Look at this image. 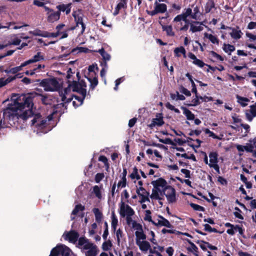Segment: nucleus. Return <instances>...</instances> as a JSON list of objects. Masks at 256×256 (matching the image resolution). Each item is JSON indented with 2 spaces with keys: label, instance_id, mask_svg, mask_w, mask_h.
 Listing matches in <instances>:
<instances>
[{
  "label": "nucleus",
  "instance_id": "obj_26",
  "mask_svg": "<svg viewBox=\"0 0 256 256\" xmlns=\"http://www.w3.org/2000/svg\"><path fill=\"white\" fill-rule=\"evenodd\" d=\"M228 28L232 30V32L230 33V34L232 38L238 40L241 38L242 33L240 30L230 28Z\"/></svg>",
  "mask_w": 256,
  "mask_h": 256
},
{
  "label": "nucleus",
  "instance_id": "obj_59",
  "mask_svg": "<svg viewBox=\"0 0 256 256\" xmlns=\"http://www.w3.org/2000/svg\"><path fill=\"white\" fill-rule=\"evenodd\" d=\"M45 68V66L44 64H38L36 67L34 68L32 70L34 72V74L36 72H39L42 71V68Z\"/></svg>",
  "mask_w": 256,
  "mask_h": 256
},
{
  "label": "nucleus",
  "instance_id": "obj_40",
  "mask_svg": "<svg viewBox=\"0 0 256 256\" xmlns=\"http://www.w3.org/2000/svg\"><path fill=\"white\" fill-rule=\"evenodd\" d=\"M184 114L186 117V118L188 120H194V115L188 109L186 108H183Z\"/></svg>",
  "mask_w": 256,
  "mask_h": 256
},
{
  "label": "nucleus",
  "instance_id": "obj_25",
  "mask_svg": "<svg viewBox=\"0 0 256 256\" xmlns=\"http://www.w3.org/2000/svg\"><path fill=\"white\" fill-rule=\"evenodd\" d=\"M26 66H28V65L26 64V62H24L22 63L20 66L12 68L8 70H6L5 72H6L8 74L10 73V74H16L17 72L21 71L22 70V68Z\"/></svg>",
  "mask_w": 256,
  "mask_h": 256
},
{
  "label": "nucleus",
  "instance_id": "obj_1",
  "mask_svg": "<svg viewBox=\"0 0 256 256\" xmlns=\"http://www.w3.org/2000/svg\"><path fill=\"white\" fill-rule=\"evenodd\" d=\"M3 116L4 119L10 122L16 120L18 118L26 120L34 116L32 125L35 126L39 130L44 128L48 122L46 119L42 118L39 114H34L32 100L30 97L26 98L24 104L14 102V104L4 110Z\"/></svg>",
  "mask_w": 256,
  "mask_h": 256
},
{
  "label": "nucleus",
  "instance_id": "obj_48",
  "mask_svg": "<svg viewBox=\"0 0 256 256\" xmlns=\"http://www.w3.org/2000/svg\"><path fill=\"white\" fill-rule=\"evenodd\" d=\"M199 13V8L198 6H196L194 8L193 12H192V14L190 16L194 19H196L198 17V14Z\"/></svg>",
  "mask_w": 256,
  "mask_h": 256
},
{
  "label": "nucleus",
  "instance_id": "obj_24",
  "mask_svg": "<svg viewBox=\"0 0 256 256\" xmlns=\"http://www.w3.org/2000/svg\"><path fill=\"white\" fill-rule=\"evenodd\" d=\"M127 1L128 0H120L113 13L114 16L117 15L119 13L120 10L126 8Z\"/></svg>",
  "mask_w": 256,
  "mask_h": 256
},
{
  "label": "nucleus",
  "instance_id": "obj_12",
  "mask_svg": "<svg viewBox=\"0 0 256 256\" xmlns=\"http://www.w3.org/2000/svg\"><path fill=\"white\" fill-rule=\"evenodd\" d=\"M116 234L118 245L124 248L126 244V240L124 234L120 228L113 230Z\"/></svg>",
  "mask_w": 256,
  "mask_h": 256
},
{
  "label": "nucleus",
  "instance_id": "obj_53",
  "mask_svg": "<svg viewBox=\"0 0 256 256\" xmlns=\"http://www.w3.org/2000/svg\"><path fill=\"white\" fill-rule=\"evenodd\" d=\"M232 119L233 120L234 123V124H242V120L239 118L238 116L235 114L232 116Z\"/></svg>",
  "mask_w": 256,
  "mask_h": 256
},
{
  "label": "nucleus",
  "instance_id": "obj_27",
  "mask_svg": "<svg viewBox=\"0 0 256 256\" xmlns=\"http://www.w3.org/2000/svg\"><path fill=\"white\" fill-rule=\"evenodd\" d=\"M203 30V27L202 26V24L198 22H195L192 23L190 25V30L192 32H198L202 31Z\"/></svg>",
  "mask_w": 256,
  "mask_h": 256
},
{
  "label": "nucleus",
  "instance_id": "obj_28",
  "mask_svg": "<svg viewBox=\"0 0 256 256\" xmlns=\"http://www.w3.org/2000/svg\"><path fill=\"white\" fill-rule=\"evenodd\" d=\"M174 52V56L176 57H180L181 54H182L184 58H186V51L183 46H180L175 48Z\"/></svg>",
  "mask_w": 256,
  "mask_h": 256
},
{
  "label": "nucleus",
  "instance_id": "obj_38",
  "mask_svg": "<svg viewBox=\"0 0 256 256\" xmlns=\"http://www.w3.org/2000/svg\"><path fill=\"white\" fill-rule=\"evenodd\" d=\"M162 28L164 31H165L168 36H174V32L172 30V26H162Z\"/></svg>",
  "mask_w": 256,
  "mask_h": 256
},
{
  "label": "nucleus",
  "instance_id": "obj_31",
  "mask_svg": "<svg viewBox=\"0 0 256 256\" xmlns=\"http://www.w3.org/2000/svg\"><path fill=\"white\" fill-rule=\"evenodd\" d=\"M118 225V219L116 216L114 212H112L111 216V226L113 230H117V226Z\"/></svg>",
  "mask_w": 256,
  "mask_h": 256
},
{
  "label": "nucleus",
  "instance_id": "obj_43",
  "mask_svg": "<svg viewBox=\"0 0 256 256\" xmlns=\"http://www.w3.org/2000/svg\"><path fill=\"white\" fill-rule=\"evenodd\" d=\"M130 177L132 180L136 179V180H138L140 179V177L138 173V170L136 167H134L132 174L130 175Z\"/></svg>",
  "mask_w": 256,
  "mask_h": 256
},
{
  "label": "nucleus",
  "instance_id": "obj_47",
  "mask_svg": "<svg viewBox=\"0 0 256 256\" xmlns=\"http://www.w3.org/2000/svg\"><path fill=\"white\" fill-rule=\"evenodd\" d=\"M96 228L97 224L96 223H94L91 225L88 230V233L90 236H92L96 234Z\"/></svg>",
  "mask_w": 256,
  "mask_h": 256
},
{
  "label": "nucleus",
  "instance_id": "obj_41",
  "mask_svg": "<svg viewBox=\"0 0 256 256\" xmlns=\"http://www.w3.org/2000/svg\"><path fill=\"white\" fill-rule=\"evenodd\" d=\"M112 244L110 240H106L103 242L102 248L104 250L107 251L111 249Z\"/></svg>",
  "mask_w": 256,
  "mask_h": 256
},
{
  "label": "nucleus",
  "instance_id": "obj_18",
  "mask_svg": "<svg viewBox=\"0 0 256 256\" xmlns=\"http://www.w3.org/2000/svg\"><path fill=\"white\" fill-rule=\"evenodd\" d=\"M164 122L162 120V117L160 114L156 115V117L152 119V122L148 125L150 128H153L155 126H160L164 124Z\"/></svg>",
  "mask_w": 256,
  "mask_h": 256
},
{
  "label": "nucleus",
  "instance_id": "obj_19",
  "mask_svg": "<svg viewBox=\"0 0 256 256\" xmlns=\"http://www.w3.org/2000/svg\"><path fill=\"white\" fill-rule=\"evenodd\" d=\"M72 4L69 3L68 4H62L58 5L56 8L60 12H65L66 14H68L71 11Z\"/></svg>",
  "mask_w": 256,
  "mask_h": 256
},
{
  "label": "nucleus",
  "instance_id": "obj_32",
  "mask_svg": "<svg viewBox=\"0 0 256 256\" xmlns=\"http://www.w3.org/2000/svg\"><path fill=\"white\" fill-rule=\"evenodd\" d=\"M92 212L94 214L96 220L98 222H100L103 218L102 212L98 208H94L92 210Z\"/></svg>",
  "mask_w": 256,
  "mask_h": 256
},
{
  "label": "nucleus",
  "instance_id": "obj_6",
  "mask_svg": "<svg viewBox=\"0 0 256 256\" xmlns=\"http://www.w3.org/2000/svg\"><path fill=\"white\" fill-rule=\"evenodd\" d=\"M204 161L210 168H214L218 174H220V166L218 164V154L216 152H211L208 156L204 153Z\"/></svg>",
  "mask_w": 256,
  "mask_h": 256
},
{
  "label": "nucleus",
  "instance_id": "obj_20",
  "mask_svg": "<svg viewBox=\"0 0 256 256\" xmlns=\"http://www.w3.org/2000/svg\"><path fill=\"white\" fill-rule=\"evenodd\" d=\"M245 114L247 120L251 122L256 116V108L254 106H250V109L246 110Z\"/></svg>",
  "mask_w": 256,
  "mask_h": 256
},
{
  "label": "nucleus",
  "instance_id": "obj_33",
  "mask_svg": "<svg viewBox=\"0 0 256 256\" xmlns=\"http://www.w3.org/2000/svg\"><path fill=\"white\" fill-rule=\"evenodd\" d=\"M72 100L70 101V102L72 100V104L74 107L76 108L82 104L83 102V100L84 98L81 96V97H78L77 96H74V100H73L72 96Z\"/></svg>",
  "mask_w": 256,
  "mask_h": 256
},
{
  "label": "nucleus",
  "instance_id": "obj_42",
  "mask_svg": "<svg viewBox=\"0 0 256 256\" xmlns=\"http://www.w3.org/2000/svg\"><path fill=\"white\" fill-rule=\"evenodd\" d=\"M98 52L101 54V56H102V57L103 58V60L104 61H108L110 60V56L108 53L106 52L104 48L99 50Z\"/></svg>",
  "mask_w": 256,
  "mask_h": 256
},
{
  "label": "nucleus",
  "instance_id": "obj_11",
  "mask_svg": "<svg viewBox=\"0 0 256 256\" xmlns=\"http://www.w3.org/2000/svg\"><path fill=\"white\" fill-rule=\"evenodd\" d=\"M152 224L156 226H164L170 228L172 227L170 222L162 216L158 215L154 219Z\"/></svg>",
  "mask_w": 256,
  "mask_h": 256
},
{
  "label": "nucleus",
  "instance_id": "obj_23",
  "mask_svg": "<svg viewBox=\"0 0 256 256\" xmlns=\"http://www.w3.org/2000/svg\"><path fill=\"white\" fill-rule=\"evenodd\" d=\"M162 194L163 191L162 190L154 188L150 197L152 199L154 200H160L162 196Z\"/></svg>",
  "mask_w": 256,
  "mask_h": 256
},
{
  "label": "nucleus",
  "instance_id": "obj_8",
  "mask_svg": "<svg viewBox=\"0 0 256 256\" xmlns=\"http://www.w3.org/2000/svg\"><path fill=\"white\" fill-rule=\"evenodd\" d=\"M163 193L165 195L168 204H174L176 201L175 190L170 186L164 188Z\"/></svg>",
  "mask_w": 256,
  "mask_h": 256
},
{
  "label": "nucleus",
  "instance_id": "obj_30",
  "mask_svg": "<svg viewBox=\"0 0 256 256\" xmlns=\"http://www.w3.org/2000/svg\"><path fill=\"white\" fill-rule=\"evenodd\" d=\"M236 98L237 102L243 107L246 106L250 102V100L248 98L238 95H236Z\"/></svg>",
  "mask_w": 256,
  "mask_h": 256
},
{
  "label": "nucleus",
  "instance_id": "obj_39",
  "mask_svg": "<svg viewBox=\"0 0 256 256\" xmlns=\"http://www.w3.org/2000/svg\"><path fill=\"white\" fill-rule=\"evenodd\" d=\"M151 214L152 212L150 210H146L144 212V216L143 218L144 221L150 222L152 224V222H154V220H152Z\"/></svg>",
  "mask_w": 256,
  "mask_h": 256
},
{
  "label": "nucleus",
  "instance_id": "obj_37",
  "mask_svg": "<svg viewBox=\"0 0 256 256\" xmlns=\"http://www.w3.org/2000/svg\"><path fill=\"white\" fill-rule=\"evenodd\" d=\"M16 78V76H9L7 78H0V88L6 85L8 83L12 82V80H14Z\"/></svg>",
  "mask_w": 256,
  "mask_h": 256
},
{
  "label": "nucleus",
  "instance_id": "obj_10",
  "mask_svg": "<svg viewBox=\"0 0 256 256\" xmlns=\"http://www.w3.org/2000/svg\"><path fill=\"white\" fill-rule=\"evenodd\" d=\"M73 30L71 28H66L63 24H59L56 27L58 36H60V39L66 38L68 36V32Z\"/></svg>",
  "mask_w": 256,
  "mask_h": 256
},
{
  "label": "nucleus",
  "instance_id": "obj_52",
  "mask_svg": "<svg viewBox=\"0 0 256 256\" xmlns=\"http://www.w3.org/2000/svg\"><path fill=\"white\" fill-rule=\"evenodd\" d=\"M21 40L20 38H19L16 36H14V38L12 40L11 42H8L10 44V45L13 44V45H18L20 43Z\"/></svg>",
  "mask_w": 256,
  "mask_h": 256
},
{
  "label": "nucleus",
  "instance_id": "obj_5",
  "mask_svg": "<svg viewBox=\"0 0 256 256\" xmlns=\"http://www.w3.org/2000/svg\"><path fill=\"white\" fill-rule=\"evenodd\" d=\"M78 246L83 250H84L86 256H96L98 254V247L84 238H79Z\"/></svg>",
  "mask_w": 256,
  "mask_h": 256
},
{
  "label": "nucleus",
  "instance_id": "obj_34",
  "mask_svg": "<svg viewBox=\"0 0 256 256\" xmlns=\"http://www.w3.org/2000/svg\"><path fill=\"white\" fill-rule=\"evenodd\" d=\"M204 36L205 38H208L213 44H218L219 40L216 36L208 33H205Z\"/></svg>",
  "mask_w": 256,
  "mask_h": 256
},
{
  "label": "nucleus",
  "instance_id": "obj_63",
  "mask_svg": "<svg viewBox=\"0 0 256 256\" xmlns=\"http://www.w3.org/2000/svg\"><path fill=\"white\" fill-rule=\"evenodd\" d=\"M246 37L249 38L250 41H254L256 40V35L253 34L250 32H246Z\"/></svg>",
  "mask_w": 256,
  "mask_h": 256
},
{
  "label": "nucleus",
  "instance_id": "obj_44",
  "mask_svg": "<svg viewBox=\"0 0 256 256\" xmlns=\"http://www.w3.org/2000/svg\"><path fill=\"white\" fill-rule=\"evenodd\" d=\"M89 82H90V87L94 89L95 88V87L98 85V80L97 78L94 77L92 78H87Z\"/></svg>",
  "mask_w": 256,
  "mask_h": 256
},
{
  "label": "nucleus",
  "instance_id": "obj_16",
  "mask_svg": "<svg viewBox=\"0 0 256 256\" xmlns=\"http://www.w3.org/2000/svg\"><path fill=\"white\" fill-rule=\"evenodd\" d=\"M166 184V182L162 178H159L152 182V184L154 188L162 190V191L167 186Z\"/></svg>",
  "mask_w": 256,
  "mask_h": 256
},
{
  "label": "nucleus",
  "instance_id": "obj_50",
  "mask_svg": "<svg viewBox=\"0 0 256 256\" xmlns=\"http://www.w3.org/2000/svg\"><path fill=\"white\" fill-rule=\"evenodd\" d=\"M29 34H32L34 36H42V37H44V32H42L40 30L30 31L29 32Z\"/></svg>",
  "mask_w": 256,
  "mask_h": 256
},
{
  "label": "nucleus",
  "instance_id": "obj_60",
  "mask_svg": "<svg viewBox=\"0 0 256 256\" xmlns=\"http://www.w3.org/2000/svg\"><path fill=\"white\" fill-rule=\"evenodd\" d=\"M140 197H144L145 196H149V193L145 190H140L139 192L137 193Z\"/></svg>",
  "mask_w": 256,
  "mask_h": 256
},
{
  "label": "nucleus",
  "instance_id": "obj_57",
  "mask_svg": "<svg viewBox=\"0 0 256 256\" xmlns=\"http://www.w3.org/2000/svg\"><path fill=\"white\" fill-rule=\"evenodd\" d=\"M104 175L102 173H98L96 175L95 181L96 182L98 183L104 178Z\"/></svg>",
  "mask_w": 256,
  "mask_h": 256
},
{
  "label": "nucleus",
  "instance_id": "obj_29",
  "mask_svg": "<svg viewBox=\"0 0 256 256\" xmlns=\"http://www.w3.org/2000/svg\"><path fill=\"white\" fill-rule=\"evenodd\" d=\"M214 8V3L212 0H208L204 6L203 10L207 14L211 12L212 10Z\"/></svg>",
  "mask_w": 256,
  "mask_h": 256
},
{
  "label": "nucleus",
  "instance_id": "obj_13",
  "mask_svg": "<svg viewBox=\"0 0 256 256\" xmlns=\"http://www.w3.org/2000/svg\"><path fill=\"white\" fill-rule=\"evenodd\" d=\"M62 237L64 240L70 242L75 243L78 240V234L74 230H71L68 232H65L63 234Z\"/></svg>",
  "mask_w": 256,
  "mask_h": 256
},
{
  "label": "nucleus",
  "instance_id": "obj_51",
  "mask_svg": "<svg viewBox=\"0 0 256 256\" xmlns=\"http://www.w3.org/2000/svg\"><path fill=\"white\" fill-rule=\"evenodd\" d=\"M200 97H198V96H196V98H194L190 104H189V106H196L200 104Z\"/></svg>",
  "mask_w": 256,
  "mask_h": 256
},
{
  "label": "nucleus",
  "instance_id": "obj_22",
  "mask_svg": "<svg viewBox=\"0 0 256 256\" xmlns=\"http://www.w3.org/2000/svg\"><path fill=\"white\" fill-rule=\"evenodd\" d=\"M188 58L192 60V64L200 68H202L206 65L202 60L197 58L196 56L192 53L190 52L188 54Z\"/></svg>",
  "mask_w": 256,
  "mask_h": 256
},
{
  "label": "nucleus",
  "instance_id": "obj_2",
  "mask_svg": "<svg viewBox=\"0 0 256 256\" xmlns=\"http://www.w3.org/2000/svg\"><path fill=\"white\" fill-rule=\"evenodd\" d=\"M118 212L122 218H126L127 224L132 226L135 231L136 244L139 249L145 253L149 250L151 251L150 244L146 240V236L144 233L142 226L132 220V216L135 214L134 209L128 204L121 200L119 204Z\"/></svg>",
  "mask_w": 256,
  "mask_h": 256
},
{
  "label": "nucleus",
  "instance_id": "obj_49",
  "mask_svg": "<svg viewBox=\"0 0 256 256\" xmlns=\"http://www.w3.org/2000/svg\"><path fill=\"white\" fill-rule=\"evenodd\" d=\"M190 205L191 207L194 210L201 212H203L204 210V208L202 206H199L198 204L191 203Z\"/></svg>",
  "mask_w": 256,
  "mask_h": 256
},
{
  "label": "nucleus",
  "instance_id": "obj_54",
  "mask_svg": "<svg viewBox=\"0 0 256 256\" xmlns=\"http://www.w3.org/2000/svg\"><path fill=\"white\" fill-rule=\"evenodd\" d=\"M44 37L45 38H49V37H52V38H56L58 37L56 31L54 32H44Z\"/></svg>",
  "mask_w": 256,
  "mask_h": 256
},
{
  "label": "nucleus",
  "instance_id": "obj_35",
  "mask_svg": "<svg viewBox=\"0 0 256 256\" xmlns=\"http://www.w3.org/2000/svg\"><path fill=\"white\" fill-rule=\"evenodd\" d=\"M222 50L225 52L230 54L232 52L234 51L235 48L233 45L224 44L222 46Z\"/></svg>",
  "mask_w": 256,
  "mask_h": 256
},
{
  "label": "nucleus",
  "instance_id": "obj_55",
  "mask_svg": "<svg viewBox=\"0 0 256 256\" xmlns=\"http://www.w3.org/2000/svg\"><path fill=\"white\" fill-rule=\"evenodd\" d=\"M204 132H205L206 134H208L209 136L212 137V138H215V139L218 138V137L217 136H216L213 132H211L208 129L206 128L204 130Z\"/></svg>",
  "mask_w": 256,
  "mask_h": 256
},
{
  "label": "nucleus",
  "instance_id": "obj_15",
  "mask_svg": "<svg viewBox=\"0 0 256 256\" xmlns=\"http://www.w3.org/2000/svg\"><path fill=\"white\" fill-rule=\"evenodd\" d=\"M154 10L150 12V15L153 16L158 13H163L166 10V6L164 4L158 3L157 1L154 4Z\"/></svg>",
  "mask_w": 256,
  "mask_h": 256
},
{
  "label": "nucleus",
  "instance_id": "obj_56",
  "mask_svg": "<svg viewBox=\"0 0 256 256\" xmlns=\"http://www.w3.org/2000/svg\"><path fill=\"white\" fill-rule=\"evenodd\" d=\"M159 142H162L163 144H174V142L169 138H166L164 139L160 138V139H159Z\"/></svg>",
  "mask_w": 256,
  "mask_h": 256
},
{
  "label": "nucleus",
  "instance_id": "obj_4",
  "mask_svg": "<svg viewBox=\"0 0 256 256\" xmlns=\"http://www.w3.org/2000/svg\"><path fill=\"white\" fill-rule=\"evenodd\" d=\"M40 85L45 91L50 92L58 91L62 86L61 81L55 78L44 79Z\"/></svg>",
  "mask_w": 256,
  "mask_h": 256
},
{
  "label": "nucleus",
  "instance_id": "obj_45",
  "mask_svg": "<svg viewBox=\"0 0 256 256\" xmlns=\"http://www.w3.org/2000/svg\"><path fill=\"white\" fill-rule=\"evenodd\" d=\"M126 176H123L120 180L118 184V187L119 188H123L126 186Z\"/></svg>",
  "mask_w": 256,
  "mask_h": 256
},
{
  "label": "nucleus",
  "instance_id": "obj_36",
  "mask_svg": "<svg viewBox=\"0 0 256 256\" xmlns=\"http://www.w3.org/2000/svg\"><path fill=\"white\" fill-rule=\"evenodd\" d=\"M84 210V206L82 204H77L74 210H72L71 216L72 220H74V216L80 212H82Z\"/></svg>",
  "mask_w": 256,
  "mask_h": 256
},
{
  "label": "nucleus",
  "instance_id": "obj_61",
  "mask_svg": "<svg viewBox=\"0 0 256 256\" xmlns=\"http://www.w3.org/2000/svg\"><path fill=\"white\" fill-rule=\"evenodd\" d=\"M124 80V78H120L118 79H117L116 82H115V83H116V86H115V87L114 88V90H117L118 89V86Z\"/></svg>",
  "mask_w": 256,
  "mask_h": 256
},
{
  "label": "nucleus",
  "instance_id": "obj_9",
  "mask_svg": "<svg viewBox=\"0 0 256 256\" xmlns=\"http://www.w3.org/2000/svg\"><path fill=\"white\" fill-rule=\"evenodd\" d=\"M46 12L47 20L50 22H54L58 21L60 18V13L58 11H55L47 6L44 7Z\"/></svg>",
  "mask_w": 256,
  "mask_h": 256
},
{
  "label": "nucleus",
  "instance_id": "obj_7",
  "mask_svg": "<svg viewBox=\"0 0 256 256\" xmlns=\"http://www.w3.org/2000/svg\"><path fill=\"white\" fill-rule=\"evenodd\" d=\"M72 16L74 18L76 26L71 27V29L76 30L78 32V35H81L86 29V26L83 22V14L81 10H78L73 12Z\"/></svg>",
  "mask_w": 256,
  "mask_h": 256
},
{
  "label": "nucleus",
  "instance_id": "obj_14",
  "mask_svg": "<svg viewBox=\"0 0 256 256\" xmlns=\"http://www.w3.org/2000/svg\"><path fill=\"white\" fill-rule=\"evenodd\" d=\"M192 14V9L190 8H186L185 11L182 14L178 15L174 19V22H180L182 20L185 22L186 24L188 23L187 18Z\"/></svg>",
  "mask_w": 256,
  "mask_h": 256
},
{
  "label": "nucleus",
  "instance_id": "obj_3",
  "mask_svg": "<svg viewBox=\"0 0 256 256\" xmlns=\"http://www.w3.org/2000/svg\"><path fill=\"white\" fill-rule=\"evenodd\" d=\"M86 84L82 80L78 82L74 81L72 83L70 84L67 88L59 92L62 102L58 104L57 107L60 108L62 106L66 108V104L72 100V97L73 96L72 92H76L80 94L83 98H85L86 94Z\"/></svg>",
  "mask_w": 256,
  "mask_h": 256
},
{
  "label": "nucleus",
  "instance_id": "obj_62",
  "mask_svg": "<svg viewBox=\"0 0 256 256\" xmlns=\"http://www.w3.org/2000/svg\"><path fill=\"white\" fill-rule=\"evenodd\" d=\"M236 210L237 211L234 212V216L237 218H238L240 220H242L244 218L240 214V210L238 208H236Z\"/></svg>",
  "mask_w": 256,
  "mask_h": 256
},
{
  "label": "nucleus",
  "instance_id": "obj_58",
  "mask_svg": "<svg viewBox=\"0 0 256 256\" xmlns=\"http://www.w3.org/2000/svg\"><path fill=\"white\" fill-rule=\"evenodd\" d=\"M164 250V247L158 246L157 243L153 244V250L154 252L160 251L162 252Z\"/></svg>",
  "mask_w": 256,
  "mask_h": 256
},
{
  "label": "nucleus",
  "instance_id": "obj_17",
  "mask_svg": "<svg viewBox=\"0 0 256 256\" xmlns=\"http://www.w3.org/2000/svg\"><path fill=\"white\" fill-rule=\"evenodd\" d=\"M44 56L41 52H38L36 54H34L30 59L26 61L27 65H28L30 64L36 62H40L41 60H44Z\"/></svg>",
  "mask_w": 256,
  "mask_h": 256
},
{
  "label": "nucleus",
  "instance_id": "obj_64",
  "mask_svg": "<svg viewBox=\"0 0 256 256\" xmlns=\"http://www.w3.org/2000/svg\"><path fill=\"white\" fill-rule=\"evenodd\" d=\"M248 144H250L254 148H256V138L250 140Z\"/></svg>",
  "mask_w": 256,
  "mask_h": 256
},
{
  "label": "nucleus",
  "instance_id": "obj_46",
  "mask_svg": "<svg viewBox=\"0 0 256 256\" xmlns=\"http://www.w3.org/2000/svg\"><path fill=\"white\" fill-rule=\"evenodd\" d=\"M210 55L212 58L216 60H220V61H222L224 60V58L222 56L214 51L210 52Z\"/></svg>",
  "mask_w": 256,
  "mask_h": 256
},
{
  "label": "nucleus",
  "instance_id": "obj_21",
  "mask_svg": "<svg viewBox=\"0 0 256 256\" xmlns=\"http://www.w3.org/2000/svg\"><path fill=\"white\" fill-rule=\"evenodd\" d=\"M103 191L104 189L102 186H94L92 188V193L100 200L102 198Z\"/></svg>",
  "mask_w": 256,
  "mask_h": 256
}]
</instances>
